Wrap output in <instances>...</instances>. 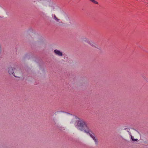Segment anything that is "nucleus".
Masks as SVG:
<instances>
[{"label": "nucleus", "mask_w": 148, "mask_h": 148, "mask_svg": "<svg viewBox=\"0 0 148 148\" xmlns=\"http://www.w3.org/2000/svg\"><path fill=\"white\" fill-rule=\"evenodd\" d=\"M70 118L72 120L70 122L71 123H73V121H76V118L75 116L72 115H71L70 116Z\"/></svg>", "instance_id": "nucleus-8"}, {"label": "nucleus", "mask_w": 148, "mask_h": 148, "mask_svg": "<svg viewBox=\"0 0 148 148\" xmlns=\"http://www.w3.org/2000/svg\"><path fill=\"white\" fill-rule=\"evenodd\" d=\"M51 16L53 18L55 21L58 22H60V20L58 18L55 14H52Z\"/></svg>", "instance_id": "nucleus-5"}, {"label": "nucleus", "mask_w": 148, "mask_h": 148, "mask_svg": "<svg viewBox=\"0 0 148 148\" xmlns=\"http://www.w3.org/2000/svg\"><path fill=\"white\" fill-rule=\"evenodd\" d=\"M88 134H89L90 137L92 138L93 140L95 142V144L96 145H97L98 144V141L97 137H96L94 134L91 131Z\"/></svg>", "instance_id": "nucleus-3"}, {"label": "nucleus", "mask_w": 148, "mask_h": 148, "mask_svg": "<svg viewBox=\"0 0 148 148\" xmlns=\"http://www.w3.org/2000/svg\"><path fill=\"white\" fill-rule=\"evenodd\" d=\"M88 44L90 45L91 46L96 48H97L98 46L95 43L90 40Z\"/></svg>", "instance_id": "nucleus-6"}, {"label": "nucleus", "mask_w": 148, "mask_h": 148, "mask_svg": "<svg viewBox=\"0 0 148 148\" xmlns=\"http://www.w3.org/2000/svg\"><path fill=\"white\" fill-rule=\"evenodd\" d=\"M55 54L56 55L59 56H62L63 55V53L62 51L57 49H55L53 51Z\"/></svg>", "instance_id": "nucleus-4"}, {"label": "nucleus", "mask_w": 148, "mask_h": 148, "mask_svg": "<svg viewBox=\"0 0 148 148\" xmlns=\"http://www.w3.org/2000/svg\"><path fill=\"white\" fill-rule=\"evenodd\" d=\"M20 70L16 66V68L10 67L8 69V72L10 75H13L16 77H19L20 76L18 74V72Z\"/></svg>", "instance_id": "nucleus-2"}, {"label": "nucleus", "mask_w": 148, "mask_h": 148, "mask_svg": "<svg viewBox=\"0 0 148 148\" xmlns=\"http://www.w3.org/2000/svg\"><path fill=\"white\" fill-rule=\"evenodd\" d=\"M62 14L64 16H67L66 14H65V13H62Z\"/></svg>", "instance_id": "nucleus-12"}, {"label": "nucleus", "mask_w": 148, "mask_h": 148, "mask_svg": "<svg viewBox=\"0 0 148 148\" xmlns=\"http://www.w3.org/2000/svg\"><path fill=\"white\" fill-rule=\"evenodd\" d=\"M40 3L43 6H46V3H47V2H46V1H44V0H42L40 2Z\"/></svg>", "instance_id": "nucleus-9"}, {"label": "nucleus", "mask_w": 148, "mask_h": 148, "mask_svg": "<svg viewBox=\"0 0 148 148\" xmlns=\"http://www.w3.org/2000/svg\"><path fill=\"white\" fill-rule=\"evenodd\" d=\"M90 1H91L92 2L95 3L96 4H98V2L97 1H95V0H90Z\"/></svg>", "instance_id": "nucleus-11"}, {"label": "nucleus", "mask_w": 148, "mask_h": 148, "mask_svg": "<svg viewBox=\"0 0 148 148\" xmlns=\"http://www.w3.org/2000/svg\"><path fill=\"white\" fill-rule=\"evenodd\" d=\"M131 138L132 139V140L133 141H138V139H134V137L132 136V135H131Z\"/></svg>", "instance_id": "nucleus-10"}, {"label": "nucleus", "mask_w": 148, "mask_h": 148, "mask_svg": "<svg viewBox=\"0 0 148 148\" xmlns=\"http://www.w3.org/2000/svg\"><path fill=\"white\" fill-rule=\"evenodd\" d=\"M82 41L83 42H86L88 43V44L89 43L90 41V40H89L86 37H83L82 38Z\"/></svg>", "instance_id": "nucleus-7"}, {"label": "nucleus", "mask_w": 148, "mask_h": 148, "mask_svg": "<svg viewBox=\"0 0 148 148\" xmlns=\"http://www.w3.org/2000/svg\"><path fill=\"white\" fill-rule=\"evenodd\" d=\"M75 126L78 129L82 131H84L85 133L87 134L91 131L86 123L83 121H77L75 123Z\"/></svg>", "instance_id": "nucleus-1"}]
</instances>
